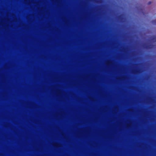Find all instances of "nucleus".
I'll return each mask as SVG.
<instances>
[{
  "label": "nucleus",
  "mask_w": 156,
  "mask_h": 156,
  "mask_svg": "<svg viewBox=\"0 0 156 156\" xmlns=\"http://www.w3.org/2000/svg\"><path fill=\"white\" fill-rule=\"evenodd\" d=\"M153 45L151 44H147L146 45L145 48L147 49H151L153 46Z\"/></svg>",
  "instance_id": "nucleus-1"
},
{
  "label": "nucleus",
  "mask_w": 156,
  "mask_h": 156,
  "mask_svg": "<svg viewBox=\"0 0 156 156\" xmlns=\"http://www.w3.org/2000/svg\"><path fill=\"white\" fill-rule=\"evenodd\" d=\"M151 41L154 42H156V36H153L151 37Z\"/></svg>",
  "instance_id": "nucleus-2"
},
{
  "label": "nucleus",
  "mask_w": 156,
  "mask_h": 156,
  "mask_svg": "<svg viewBox=\"0 0 156 156\" xmlns=\"http://www.w3.org/2000/svg\"><path fill=\"white\" fill-rule=\"evenodd\" d=\"M152 23L154 24H156V20H153Z\"/></svg>",
  "instance_id": "nucleus-3"
},
{
  "label": "nucleus",
  "mask_w": 156,
  "mask_h": 156,
  "mask_svg": "<svg viewBox=\"0 0 156 156\" xmlns=\"http://www.w3.org/2000/svg\"><path fill=\"white\" fill-rule=\"evenodd\" d=\"M151 2L150 1V2H148V4L150 5L151 4Z\"/></svg>",
  "instance_id": "nucleus-4"
},
{
  "label": "nucleus",
  "mask_w": 156,
  "mask_h": 156,
  "mask_svg": "<svg viewBox=\"0 0 156 156\" xmlns=\"http://www.w3.org/2000/svg\"><path fill=\"white\" fill-rule=\"evenodd\" d=\"M119 19H121L122 18V17L121 16H120L119 17Z\"/></svg>",
  "instance_id": "nucleus-5"
}]
</instances>
